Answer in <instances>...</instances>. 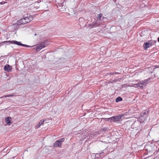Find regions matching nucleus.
<instances>
[{"instance_id": "nucleus-32", "label": "nucleus", "mask_w": 159, "mask_h": 159, "mask_svg": "<svg viewBox=\"0 0 159 159\" xmlns=\"http://www.w3.org/2000/svg\"><path fill=\"white\" fill-rule=\"evenodd\" d=\"M5 150V148H4V149H3V151H4V150Z\"/></svg>"}, {"instance_id": "nucleus-8", "label": "nucleus", "mask_w": 159, "mask_h": 159, "mask_svg": "<svg viewBox=\"0 0 159 159\" xmlns=\"http://www.w3.org/2000/svg\"><path fill=\"white\" fill-rule=\"evenodd\" d=\"M100 25V23H99L96 20L94 22H93L91 23H90L89 25V27L91 28H93L97 26H99Z\"/></svg>"}, {"instance_id": "nucleus-16", "label": "nucleus", "mask_w": 159, "mask_h": 159, "mask_svg": "<svg viewBox=\"0 0 159 159\" xmlns=\"http://www.w3.org/2000/svg\"><path fill=\"white\" fill-rule=\"evenodd\" d=\"M11 118L10 117H8L6 118L5 119V121L7 122V123L9 125V124L11 123Z\"/></svg>"}, {"instance_id": "nucleus-33", "label": "nucleus", "mask_w": 159, "mask_h": 159, "mask_svg": "<svg viewBox=\"0 0 159 159\" xmlns=\"http://www.w3.org/2000/svg\"><path fill=\"white\" fill-rule=\"evenodd\" d=\"M154 42L155 43L156 42V41H154Z\"/></svg>"}, {"instance_id": "nucleus-23", "label": "nucleus", "mask_w": 159, "mask_h": 159, "mask_svg": "<svg viewBox=\"0 0 159 159\" xmlns=\"http://www.w3.org/2000/svg\"><path fill=\"white\" fill-rule=\"evenodd\" d=\"M103 119L106 121H110V118H103Z\"/></svg>"}, {"instance_id": "nucleus-18", "label": "nucleus", "mask_w": 159, "mask_h": 159, "mask_svg": "<svg viewBox=\"0 0 159 159\" xmlns=\"http://www.w3.org/2000/svg\"><path fill=\"white\" fill-rule=\"evenodd\" d=\"M122 98L120 97H118L116 98L115 101L116 102H119L122 101Z\"/></svg>"}, {"instance_id": "nucleus-9", "label": "nucleus", "mask_w": 159, "mask_h": 159, "mask_svg": "<svg viewBox=\"0 0 159 159\" xmlns=\"http://www.w3.org/2000/svg\"><path fill=\"white\" fill-rule=\"evenodd\" d=\"M26 16L25 17V18L26 19L27 22L29 23L33 20V16L27 14Z\"/></svg>"}, {"instance_id": "nucleus-15", "label": "nucleus", "mask_w": 159, "mask_h": 159, "mask_svg": "<svg viewBox=\"0 0 159 159\" xmlns=\"http://www.w3.org/2000/svg\"><path fill=\"white\" fill-rule=\"evenodd\" d=\"M134 87H139L141 88L142 89H143V85L142 84V83L141 81H140V82H139L137 84H134Z\"/></svg>"}, {"instance_id": "nucleus-5", "label": "nucleus", "mask_w": 159, "mask_h": 159, "mask_svg": "<svg viewBox=\"0 0 159 159\" xmlns=\"http://www.w3.org/2000/svg\"><path fill=\"white\" fill-rule=\"evenodd\" d=\"M65 140V139L63 138L59 139L57 140L54 144L53 146L54 147H61V145L62 143Z\"/></svg>"}, {"instance_id": "nucleus-13", "label": "nucleus", "mask_w": 159, "mask_h": 159, "mask_svg": "<svg viewBox=\"0 0 159 159\" xmlns=\"http://www.w3.org/2000/svg\"><path fill=\"white\" fill-rule=\"evenodd\" d=\"M149 79H145L144 80L141 81L143 85L145 86L147 84L149 83Z\"/></svg>"}, {"instance_id": "nucleus-10", "label": "nucleus", "mask_w": 159, "mask_h": 159, "mask_svg": "<svg viewBox=\"0 0 159 159\" xmlns=\"http://www.w3.org/2000/svg\"><path fill=\"white\" fill-rule=\"evenodd\" d=\"M122 115H119L117 116H114V120L115 122L119 121L121 118L123 116Z\"/></svg>"}, {"instance_id": "nucleus-26", "label": "nucleus", "mask_w": 159, "mask_h": 159, "mask_svg": "<svg viewBox=\"0 0 159 159\" xmlns=\"http://www.w3.org/2000/svg\"><path fill=\"white\" fill-rule=\"evenodd\" d=\"M82 20H83V17H80L79 19V20L80 21Z\"/></svg>"}, {"instance_id": "nucleus-34", "label": "nucleus", "mask_w": 159, "mask_h": 159, "mask_svg": "<svg viewBox=\"0 0 159 159\" xmlns=\"http://www.w3.org/2000/svg\"><path fill=\"white\" fill-rule=\"evenodd\" d=\"M157 67H159V66H157V67H156V68H157Z\"/></svg>"}, {"instance_id": "nucleus-6", "label": "nucleus", "mask_w": 159, "mask_h": 159, "mask_svg": "<svg viewBox=\"0 0 159 159\" xmlns=\"http://www.w3.org/2000/svg\"><path fill=\"white\" fill-rule=\"evenodd\" d=\"M97 18V21L99 23H100V24L102 23L104 20L106 19V17L103 16V14L101 13L98 15Z\"/></svg>"}, {"instance_id": "nucleus-25", "label": "nucleus", "mask_w": 159, "mask_h": 159, "mask_svg": "<svg viewBox=\"0 0 159 159\" xmlns=\"http://www.w3.org/2000/svg\"><path fill=\"white\" fill-rule=\"evenodd\" d=\"M60 7H62L63 5V3H61L59 4Z\"/></svg>"}, {"instance_id": "nucleus-31", "label": "nucleus", "mask_w": 159, "mask_h": 159, "mask_svg": "<svg viewBox=\"0 0 159 159\" xmlns=\"http://www.w3.org/2000/svg\"><path fill=\"white\" fill-rule=\"evenodd\" d=\"M15 157H12V158H15Z\"/></svg>"}, {"instance_id": "nucleus-12", "label": "nucleus", "mask_w": 159, "mask_h": 159, "mask_svg": "<svg viewBox=\"0 0 159 159\" xmlns=\"http://www.w3.org/2000/svg\"><path fill=\"white\" fill-rule=\"evenodd\" d=\"M18 23L21 24H25L28 23L25 17L18 20Z\"/></svg>"}, {"instance_id": "nucleus-14", "label": "nucleus", "mask_w": 159, "mask_h": 159, "mask_svg": "<svg viewBox=\"0 0 159 159\" xmlns=\"http://www.w3.org/2000/svg\"><path fill=\"white\" fill-rule=\"evenodd\" d=\"M44 121V120H40L38 124L35 126V128L37 129L39 128L40 127V125L43 124Z\"/></svg>"}, {"instance_id": "nucleus-21", "label": "nucleus", "mask_w": 159, "mask_h": 159, "mask_svg": "<svg viewBox=\"0 0 159 159\" xmlns=\"http://www.w3.org/2000/svg\"><path fill=\"white\" fill-rule=\"evenodd\" d=\"M7 42V41L2 42H1V43H0V47L2 46V45L4 43H7V44L8 43V42Z\"/></svg>"}, {"instance_id": "nucleus-4", "label": "nucleus", "mask_w": 159, "mask_h": 159, "mask_svg": "<svg viewBox=\"0 0 159 159\" xmlns=\"http://www.w3.org/2000/svg\"><path fill=\"white\" fill-rule=\"evenodd\" d=\"M148 113V110H145L140 113V116L141 118H142L141 120L143 122L145 120L146 118L147 117Z\"/></svg>"}, {"instance_id": "nucleus-11", "label": "nucleus", "mask_w": 159, "mask_h": 159, "mask_svg": "<svg viewBox=\"0 0 159 159\" xmlns=\"http://www.w3.org/2000/svg\"><path fill=\"white\" fill-rule=\"evenodd\" d=\"M4 70L8 72H11L12 70L11 67L9 65H5L4 67Z\"/></svg>"}, {"instance_id": "nucleus-1", "label": "nucleus", "mask_w": 159, "mask_h": 159, "mask_svg": "<svg viewBox=\"0 0 159 159\" xmlns=\"http://www.w3.org/2000/svg\"><path fill=\"white\" fill-rule=\"evenodd\" d=\"M47 41H45L38 44L36 47V51L38 52L42 48L47 46Z\"/></svg>"}, {"instance_id": "nucleus-3", "label": "nucleus", "mask_w": 159, "mask_h": 159, "mask_svg": "<svg viewBox=\"0 0 159 159\" xmlns=\"http://www.w3.org/2000/svg\"><path fill=\"white\" fill-rule=\"evenodd\" d=\"M143 122L141 120L140 118L137 121H135L134 123L132 125V127H133V128L136 129L137 130L139 129V127L140 126V125Z\"/></svg>"}, {"instance_id": "nucleus-17", "label": "nucleus", "mask_w": 159, "mask_h": 159, "mask_svg": "<svg viewBox=\"0 0 159 159\" xmlns=\"http://www.w3.org/2000/svg\"><path fill=\"white\" fill-rule=\"evenodd\" d=\"M103 152L102 151H101V152L99 153H97L96 156L98 157H103L104 156V154L103 153Z\"/></svg>"}, {"instance_id": "nucleus-27", "label": "nucleus", "mask_w": 159, "mask_h": 159, "mask_svg": "<svg viewBox=\"0 0 159 159\" xmlns=\"http://www.w3.org/2000/svg\"><path fill=\"white\" fill-rule=\"evenodd\" d=\"M110 74L111 75H113L115 74V72H111V73H110Z\"/></svg>"}, {"instance_id": "nucleus-7", "label": "nucleus", "mask_w": 159, "mask_h": 159, "mask_svg": "<svg viewBox=\"0 0 159 159\" xmlns=\"http://www.w3.org/2000/svg\"><path fill=\"white\" fill-rule=\"evenodd\" d=\"M154 44V42H148L144 43L143 45V47L145 50H146L151 46Z\"/></svg>"}, {"instance_id": "nucleus-22", "label": "nucleus", "mask_w": 159, "mask_h": 159, "mask_svg": "<svg viewBox=\"0 0 159 159\" xmlns=\"http://www.w3.org/2000/svg\"><path fill=\"white\" fill-rule=\"evenodd\" d=\"M109 130V129L107 127L103 128L102 129V130L103 131H108Z\"/></svg>"}, {"instance_id": "nucleus-20", "label": "nucleus", "mask_w": 159, "mask_h": 159, "mask_svg": "<svg viewBox=\"0 0 159 159\" xmlns=\"http://www.w3.org/2000/svg\"><path fill=\"white\" fill-rule=\"evenodd\" d=\"M110 122L111 123H114L115 122L114 120V118L113 116L110 117Z\"/></svg>"}, {"instance_id": "nucleus-28", "label": "nucleus", "mask_w": 159, "mask_h": 159, "mask_svg": "<svg viewBox=\"0 0 159 159\" xmlns=\"http://www.w3.org/2000/svg\"><path fill=\"white\" fill-rule=\"evenodd\" d=\"M115 74H120V73L119 72H115Z\"/></svg>"}, {"instance_id": "nucleus-29", "label": "nucleus", "mask_w": 159, "mask_h": 159, "mask_svg": "<svg viewBox=\"0 0 159 159\" xmlns=\"http://www.w3.org/2000/svg\"><path fill=\"white\" fill-rule=\"evenodd\" d=\"M147 147V146H146V147H145V150H147V151H148V149L146 148V147Z\"/></svg>"}, {"instance_id": "nucleus-30", "label": "nucleus", "mask_w": 159, "mask_h": 159, "mask_svg": "<svg viewBox=\"0 0 159 159\" xmlns=\"http://www.w3.org/2000/svg\"><path fill=\"white\" fill-rule=\"evenodd\" d=\"M158 41L159 42V37L157 39Z\"/></svg>"}, {"instance_id": "nucleus-2", "label": "nucleus", "mask_w": 159, "mask_h": 159, "mask_svg": "<svg viewBox=\"0 0 159 159\" xmlns=\"http://www.w3.org/2000/svg\"><path fill=\"white\" fill-rule=\"evenodd\" d=\"M7 42H8V44H9L10 43L11 44H16L18 46H23V47H31L32 46H30V45H28L26 44H23L21 43L20 42H18L16 40H12V41H7ZM33 46H32V47Z\"/></svg>"}, {"instance_id": "nucleus-19", "label": "nucleus", "mask_w": 159, "mask_h": 159, "mask_svg": "<svg viewBox=\"0 0 159 159\" xmlns=\"http://www.w3.org/2000/svg\"><path fill=\"white\" fill-rule=\"evenodd\" d=\"M14 96V94H10L5 95L1 97V98H3V97H12V96Z\"/></svg>"}, {"instance_id": "nucleus-24", "label": "nucleus", "mask_w": 159, "mask_h": 159, "mask_svg": "<svg viewBox=\"0 0 159 159\" xmlns=\"http://www.w3.org/2000/svg\"><path fill=\"white\" fill-rule=\"evenodd\" d=\"M6 2H0V4L3 5L5 3H6Z\"/></svg>"}]
</instances>
